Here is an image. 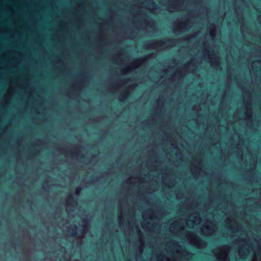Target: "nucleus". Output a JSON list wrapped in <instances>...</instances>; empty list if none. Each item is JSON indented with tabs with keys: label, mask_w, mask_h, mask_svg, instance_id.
<instances>
[{
	"label": "nucleus",
	"mask_w": 261,
	"mask_h": 261,
	"mask_svg": "<svg viewBox=\"0 0 261 261\" xmlns=\"http://www.w3.org/2000/svg\"><path fill=\"white\" fill-rule=\"evenodd\" d=\"M121 96L122 97H124V96L123 95H121Z\"/></svg>",
	"instance_id": "nucleus-4"
},
{
	"label": "nucleus",
	"mask_w": 261,
	"mask_h": 261,
	"mask_svg": "<svg viewBox=\"0 0 261 261\" xmlns=\"http://www.w3.org/2000/svg\"><path fill=\"white\" fill-rule=\"evenodd\" d=\"M81 189L78 188L75 189V193L76 194H79L81 192Z\"/></svg>",
	"instance_id": "nucleus-3"
},
{
	"label": "nucleus",
	"mask_w": 261,
	"mask_h": 261,
	"mask_svg": "<svg viewBox=\"0 0 261 261\" xmlns=\"http://www.w3.org/2000/svg\"><path fill=\"white\" fill-rule=\"evenodd\" d=\"M68 201L70 202H75V200L72 195L70 194L68 195Z\"/></svg>",
	"instance_id": "nucleus-2"
},
{
	"label": "nucleus",
	"mask_w": 261,
	"mask_h": 261,
	"mask_svg": "<svg viewBox=\"0 0 261 261\" xmlns=\"http://www.w3.org/2000/svg\"><path fill=\"white\" fill-rule=\"evenodd\" d=\"M76 227L75 225L73 227H71L70 228V231H71V234L73 235V236H75L76 233V230H75V229H76Z\"/></svg>",
	"instance_id": "nucleus-1"
}]
</instances>
